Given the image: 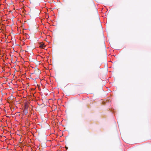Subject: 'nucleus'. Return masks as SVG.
<instances>
[{"instance_id": "obj_1", "label": "nucleus", "mask_w": 151, "mask_h": 151, "mask_svg": "<svg viewBox=\"0 0 151 151\" xmlns=\"http://www.w3.org/2000/svg\"><path fill=\"white\" fill-rule=\"evenodd\" d=\"M45 47V45L43 42H42L40 43L39 47L42 48L44 49Z\"/></svg>"}]
</instances>
